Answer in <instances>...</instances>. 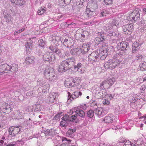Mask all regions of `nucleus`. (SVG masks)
Masks as SVG:
<instances>
[{
    "mask_svg": "<svg viewBox=\"0 0 146 146\" xmlns=\"http://www.w3.org/2000/svg\"><path fill=\"white\" fill-rule=\"evenodd\" d=\"M108 29H111L113 28V26H112V24L111 23H110L108 25Z\"/></svg>",
    "mask_w": 146,
    "mask_h": 146,
    "instance_id": "338daca9",
    "label": "nucleus"
},
{
    "mask_svg": "<svg viewBox=\"0 0 146 146\" xmlns=\"http://www.w3.org/2000/svg\"><path fill=\"white\" fill-rule=\"evenodd\" d=\"M77 71H78L80 74H82L84 73L85 71V69L84 68H80L78 70H77Z\"/></svg>",
    "mask_w": 146,
    "mask_h": 146,
    "instance_id": "4d7b16f0",
    "label": "nucleus"
},
{
    "mask_svg": "<svg viewBox=\"0 0 146 146\" xmlns=\"http://www.w3.org/2000/svg\"><path fill=\"white\" fill-rule=\"evenodd\" d=\"M90 48L89 44H84L82 45L80 48L81 52L83 53H86L90 49Z\"/></svg>",
    "mask_w": 146,
    "mask_h": 146,
    "instance_id": "2eb2a0df",
    "label": "nucleus"
},
{
    "mask_svg": "<svg viewBox=\"0 0 146 146\" xmlns=\"http://www.w3.org/2000/svg\"><path fill=\"white\" fill-rule=\"evenodd\" d=\"M43 52V50H42L38 48H37L36 50V53L39 56L42 55Z\"/></svg>",
    "mask_w": 146,
    "mask_h": 146,
    "instance_id": "a18cd8bd",
    "label": "nucleus"
},
{
    "mask_svg": "<svg viewBox=\"0 0 146 146\" xmlns=\"http://www.w3.org/2000/svg\"><path fill=\"white\" fill-rule=\"evenodd\" d=\"M25 3V1L23 0H16L15 4L21 6L24 4Z\"/></svg>",
    "mask_w": 146,
    "mask_h": 146,
    "instance_id": "e433bc0d",
    "label": "nucleus"
},
{
    "mask_svg": "<svg viewBox=\"0 0 146 146\" xmlns=\"http://www.w3.org/2000/svg\"><path fill=\"white\" fill-rule=\"evenodd\" d=\"M44 12V11H41L40 10H38L37 11L38 15H39L42 14Z\"/></svg>",
    "mask_w": 146,
    "mask_h": 146,
    "instance_id": "69168bd1",
    "label": "nucleus"
},
{
    "mask_svg": "<svg viewBox=\"0 0 146 146\" xmlns=\"http://www.w3.org/2000/svg\"><path fill=\"white\" fill-rule=\"evenodd\" d=\"M103 103L104 105H108L109 104L110 102L108 100H105V101Z\"/></svg>",
    "mask_w": 146,
    "mask_h": 146,
    "instance_id": "774afa93",
    "label": "nucleus"
},
{
    "mask_svg": "<svg viewBox=\"0 0 146 146\" xmlns=\"http://www.w3.org/2000/svg\"><path fill=\"white\" fill-rule=\"evenodd\" d=\"M74 94L76 96V98H77L78 97L79 95L81 96L82 95V93L79 91H77V92H74Z\"/></svg>",
    "mask_w": 146,
    "mask_h": 146,
    "instance_id": "864d4df0",
    "label": "nucleus"
},
{
    "mask_svg": "<svg viewBox=\"0 0 146 146\" xmlns=\"http://www.w3.org/2000/svg\"><path fill=\"white\" fill-rule=\"evenodd\" d=\"M105 40L103 37H96L95 38V41L96 43H99V42H103Z\"/></svg>",
    "mask_w": 146,
    "mask_h": 146,
    "instance_id": "7c9ffc66",
    "label": "nucleus"
},
{
    "mask_svg": "<svg viewBox=\"0 0 146 146\" xmlns=\"http://www.w3.org/2000/svg\"><path fill=\"white\" fill-rule=\"evenodd\" d=\"M62 141L64 142V143L61 144V146H68V144L71 142V140L67 139L66 138H63Z\"/></svg>",
    "mask_w": 146,
    "mask_h": 146,
    "instance_id": "393cba45",
    "label": "nucleus"
},
{
    "mask_svg": "<svg viewBox=\"0 0 146 146\" xmlns=\"http://www.w3.org/2000/svg\"><path fill=\"white\" fill-rule=\"evenodd\" d=\"M120 63V62L118 61L117 62L114 60H109L105 63L104 66L106 69L112 70L118 66Z\"/></svg>",
    "mask_w": 146,
    "mask_h": 146,
    "instance_id": "f03ea898",
    "label": "nucleus"
},
{
    "mask_svg": "<svg viewBox=\"0 0 146 146\" xmlns=\"http://www.w3.org/2000/svg\"><path fill=\"white\" fill-rule=\"evenodd\" d=\"M71 68L74 66L76 62V60L74 57L69 58L65 60Z\"/></svg>",
    "mask_w": 146,
    "mask_h": 146,
    "instance_id": "4468645a",
    "label": "nucleus"
},
{
    "mask_svg": "<svg viewBox=\"0 0 146 146\" xmlns=\"http://www.w3.org/2000/svg\"><path fill=\"white\" fill-rule=\"evenodd\" d=\"M44 133L46 136H53L55 134V131L54 129H47L44 131Z\"/></svg>",
    "mask_w": 146,
    "mask_h": 146,
    "instance_id": "6ab92c4d",
    "label": "nucleus"
},
{
    "mask_svg": "<svg viewBox=\"0 0 146 146\" xmlns=\"http://www.w3.org/2000/svg\"><path fill=\"white\" fill-rule=\"evenodd\" d=\"M20 126H12L10 127L9 130V135L14 136L20 131V129L19 128Z\"/></svg>",
    "mask_w": 146,
    "mask_h": 146,
    "instance_id": "423d86ee",
    "label": "nucleus"
},
{
    "mask_svg": "<svg viewBox=\"0 0 146 146\" xmlns=\"http://www.w3.org/2000/svg\"><path fill=\"white\" fill-rule=\"evenodd\" d=\"M110 85L108 83V82H107V80H105L104 81V88L105 89V88H109L110 87Z\"/></svg>",
    "mask_w": 146,
    "mask_h": 146,
    "instance_id": "3c124183",
    "label": "nucleus"
},
{
    "mask_svg": "<svg viewBox=\"0 0 146 146\" xmlns=\"http://www.w3.org/2000/svg\"><path fill=\"white\" fill-rule=\"evenodd\" d=\"M103 120L106 123H110L112 122L113 119L111 116H108L105 117Z\"/></svg>",
    "mask_w": 146,
    "mask_h": 146,
    "instance_id": "cd10ccee",
    "label": "nucleus"
},
{
    "mask_svg": "<svg viewBox=\"0 0 146 146\" xmlns=\"http://www.w3.org/2000/svg\"><path fill=\"white\" fill-rule=\"evenodd\" d=\"M54 52L61 58H63L65 57L64 54H62V50H60V49L58 48H56Z\"/></svg>",
    "mask_w": 146,
    "mask_h": 146,
    "instance_id": "5701e85b",
    "label": "nucleus"
},
{
    "mask_svg": "<svg viewBox=\"0 0 146 146\" xmlns=\"http://www.w3.org/2000/svg\"><path fill=\"white\" fill-rule=\"evenodd\" d=\"M25 29V27H23L21 29L19 30L18 31H15L14 33V35H17L19 33L22 31H23Z\"/></svg>",
    "mask_w": 146,
    "mask_h": 146,
    "instance_id": "de8ad7c7",
    "label": "nucleus"
},
{
    "mask_svg": "<svg viewBox=\"0 0 146 146\" xmlns=\"http://www.w3.org/2000/svg\"><path fill=\"white\" fill-rule=\"evenodd\" d=\"M139 67L141 71L146 70V59L142 62L140 64Z\"/></svg>",
    "mask_w": 146,
    "mask_h": 146,
    "instance_id": "b1692460",
    "label": "nucleus"
},
{
    "mask_svg": "<svg viewBox=\"0 0 146 146\" xmlns=\"http://www.w3.org/2000/svg\"><path fill=\"white\" fill-rule=\"evenodd\" d=\"M49 89V85L48 84L46 83L43 86L42 91L44 92H48Z\"/></svg>",
    "mask_w": 146,
    "mask_h": 146,
    "instance_id": "72a5a7b5",
    "label": "nucleus"
},
{
    "mask_svg": "<svg viewBox=\"0 0 146 146\" xmlns=\"http://www.w3.org/2000/svg\"><path fill=\"white\" fill-rule=\"evenodd\" d=\"M118 46L120 47L119 49L121 51H126L127 48L129 47V44L125 42H120V44H118Z\"/></svg>",
    "mask_w": 146,
    "mask_h": 146,
    "instance_id": "9b49d317",
    "label": "nucleus"
},
{
    "mask_svg": "<svg viewBox=\"0 0 146 146\" xmlns=\"http://www.w3.org/2000/svg\"><path fill=\"white\" fill-rule=\"evenodd\" d=\"M67 84H69L70 87H72L74 86L75 85V84H73L72 82H70V81L67 82Z\"/></svg>",
    "mask_w": 146,
    "mask_h": 146,
    "instance_id": "052dcab7",
    "label": "nucleus"
},
{
    "mask_svg": "<svg viewBox=\"0 0 146 146\" xmlns=\"http://www.w3.org/2000/svg\"><path fill=\"white\" fill-rule=\"evenodd\" d=\"M113 0H104V2L105 4L109 5L113 3Z\"/></svg>",
    "mask_w": 146,
    "mask_h": 146,
    "instance_id": "c03bdc74",
    "label": "nucleus"
},
{
    "mask_svg": "<svg viewBox=\"0 0 146 146\" xmlns=\"http://www.w3.org/2000/svg\"><path fill=\"white\" fill-rule=\"evenodd\" d=\"M136 57V58L137 60L140 61H141V62H142V61H143L146 59V57H143L141 55L139 54L137 55Z\"/></svg>",
    "mask_w": 146,
    "mask_h": 146,
    "instance_id": "f704fd0d",
    "label": "nucleus"
},
{
    "mask_svg": "<svg viewBox=\"0 0 146 146\" xmlns=\"http://www.w3.org/2000/svg\"><path fill=\"white\" fill-rule=\"evenodd\" d=\"M68 122L62 121L60 122V125L66 128L68 125Z\"/></svg>",
    "mask_w": 146,
    "mask_h": 146,
    "instance_id": "58836bf2",
    "label": "nucleus"
},
{
    "mask_svg": "<svg viewBox=\"0 0 146 146\" xmlns=\"http://www.w3.org/2000/svg\"><path fill=\"white\" fill-rule=\"evenodd\" d=\"M99 96H100V98H103L106 95V91L104 90H103L102 91H100L98 93Z\"/></svg>",
    "mask_w": 146,
    "mask_h": 146,
    "instance_id": "c9c22d12",
    "label": "nucleus"
},
{
    "mask_svg": "<svg viewBox=\"0 0 146 146\" xmlns=\"http://www.w3.org/2000/svg\"><path fill=\"white\" fill-rule=\"evenodd\" d=\"M82 64L81 63H78L77 65H75L74 68L75 70H78L80 68H82Z\"/></svg>",
    "mask_w": 146,
    "mask_h": 146,
    "instance_id": "a19ab883",
    "label": "nucleus"
},
{
    "mask_svg": "<svg viewBox=\"0 0 146 146\" xmlns=\"http://www.w3.org/2000/svg\"><path fill=\"white\" fill-rule=\"evenodd\" d=\"M94 113L99 117L102 116L104 115L102 114V109L100 108L94 109Z\"/></svg>",
    "mask_w": 146,
    "mask_h": 146,
    "instance_id": "a211bd4d",
    "label": "nucleus"
},
{
    "mask_svg": "<svg viewBox=\"0 0 146 146\" xmlns=\"http://www.w3.org/2000/svg\"><path fill=\"white\" fill-rule=\"evenodd\" d=\"M10 68L9 71V73L11 72L14 73L18 71V66L17 64L13 63L10 66Z\"/></svg>",
    "mask_w": 146,
    "mask_h": 146,
    "instance_id": "ddd939ff",
    "label": "nucleus"
},
{
    "mask_svg": "<svg viewBox=\"0 0 146 146\" xmlns=\"http://www.w3.org/2000/svg\"><path fill=\"white\" fill-rule=\"evenodd\" d=\"M75 112L78 116L82 118H84L85 115L84 112L82 109H78L76 110Z\"/></svg>",
    "mask_w": 146,
    "mask_h": 146,
    "instance_id": "412c9836",
    "label": "nucleus"
},
{
    "mask_svg": "<svg viewBox=\"0 0 146 146\" xmlns=\"http://www.w3.org/2000/svg\"><path fill=\"white\" fill-rule=\"evenodd\" d=\"M68 94L67 100L68 102H70L71 101V99H70L71 98H72V100L77 98L76 96L74 94L73 95H70V93L69 92H68Z\"/></svg>",
    "mask_w": 146,
    "mask_h": 146,
    "instance_id": "c85d7f7f",
    "label": "nucleus"
},
{
    "mask_svg": "<svg viewBox=\"0 0 146 146\" xmlns=\"http://www.w3.org/2000/svg\"><path fill=\"white\" fill-rule=\"evenodd\" d=\"M146 89V86L145 85H142L141 88V89L142 91H144Z\"/></svg>",
    "mask_w": 146,
    "mask_h": 146,
    "instance_id": "0e129e2a",
    "label": "nucleus"
},
{
    "mask_svg": "<svg viewBox=\"0 0 146 146\" xmlns=\"http://www.w3.org/2000/svg\"><path fill=\"white\" fill-rule=\"evenodd\" d=\"M62 29H64L66 27H68V24H67V23L66 22H63L60 25Z\"/></svg>",
    "mask_w": 146,
    "mask_h": 146,
    "instance_id": "49530a36",
    "label": "nucleus"
},
{
    "mask_svg": "<svg viewBox=\"0 0 146 146\" xmlns=\"http://www.w3.org/2000/svg\"><path fill=\"white\" fill-rule=\"evenodd\" d=\"M76 129L75 128H74L73 129L70 128L67 132L66 135L70 136L74 133L76 131Z\"/></svg>",
    "mask_w": 146,
    "mask_h": 146,
    "instance_id": "c756f323",
    "label": "nucleus"
},
{
    "mask_svg": "<svg viewBox=\"0 0 146 146\" xmlns=\"http://www.w3.org/2000/svg\"><path fill=\"white\" fill-rule=\"evenodd\" d=\"M81 50L80 48L78 47L72 49L70 51V52L72 55L78 54L81 52Z\"/></svg>",
    "mask_w": 146,
    "mask_h": 146,
    "instance_id": "a878e982",
    "label": "nucleus"
},
{
    "mask_svg": "<svg viewBox=\"0 0 146 146\" xmlns=\"http://www.w3.org/2000/svg\"><path fill=\"white\" fill-rule=\"evenodd\" d=\"M70 38H69V37H68V38H66L65 37H64V38H63L61 40V42L64 43V42H68V41H70Z\"/></svg>",
    "mask_w": 146,
    "mask_h": 146,
    "instance_id": "603ef678",
    "label": "nucleus"
},
{
    "mask_svg": "<svg viewBox=\"0 0 146 146\" xmlns=\"http://www.w3.org/2000/svg\"><path fill=\"white\" fill-rule=\"evenodd\" d=\"M56 48L54 46H50L49 47V49L51 51L54 52Z\"/></svg>",
    "mask_w": 146,
    "mask_h": 146,
    "instance_id": "13d9d810",
    "label": "nucleus"
},
{
    "mask_svg": "<svg viewBox=\"0 0 146 146\" xmlns=\"http://www.w3.org/2000/svg\"><path fill=\"white\" fill-rule=\"evenodd\" d=\"M0 109L2 112L6 114L11 111L10 106L7 103H4L0 105Z\"/></svg>",
    "mask_w": 146,
    "mask_h": 146,
    "instance_id": "20e7f679",
    "label": "nucleus"
},
{
    "mask_svg": "<svg viewBox=\"0 0 146 146\" xmlns=\"http://www.w3.org/2000/svg\"><path fill=\"white\" fill-rule=\"evenodd\" d=\"M66 62L65 60L62 62L61 64L58 66L59 72L61 73L65 72L71 68Z\"/></svg>",
    "mask_w": 146,
    "mask_h": 146,
    "instance_id": "7ed1b4c3",
    "label": "nucleus"
},
{
    "mask_svg": "<svg viewBox=\"0 0 146 146\" xmlns=\"http://www.w3.org/2000/svg\"><path fill=\"white\" fill-rule=\"evenodd\" d=\"M93 14V11L89 8H87L84 13V15L86 19H89L92 17Z\"/></svg>",
    "mask_w": 146,
    "mask_h": 146,
    "instance_id": "f8f14e48",
    "label": "nucleus"
},
{
    "mask_svg": "<svg viewBox=\"0 0 146 146\" xmlns=\"http://www.w3.org/2000/svg\"><path fill=\"white\" fill-rule=\"evenodd\" d=\"M10 68V66L6 63L2 64L0 66V72L2 73H9Z\"/></svg>",
    "mask_w": 146,
    "mask_h": 146,
    "instance_id": "1a4fd4ad",
    "label": "nucleus"
},
{
    "mask_svg": "<svg viewBox=\"0 0 146 146\" xmlns=\"http://www.w3.org/2000/svg\"><path fill=\"white\" fill-rule=\"evenodd\" d=\"M133 24H130L123 25L122 27L123 31L125 32V34L127 35V36L130 35L131 33V31L133 29Z\"/></svg>",
    "mask_w": 146,
    "mask_h": 146,
    "instance_id": "39448f33",
    "label": "nucleus"
},
{
    "mask_svg": "<svg viewBox=\"0 0 146 146\" xmlns=\"http://www.w3.org/2000/svg\"><path fill=\"white\" fill-rule=\"evenodd\" d=\"M43 59L44 61L50 62L55 59L53 55H50L49 52H47L43 55Z\"/></svg>",
    "mask_w": 146,
    "mask_h": 146,
    "instance_id": "6e6552de",
    "label": "nucleus"
},
{
    "mask_svg": "<svg viewBox=\"0 0 146 146\" xmlns=\"http://www.w3.org/2000/svg\"><path fill=\"white\" fill-rule=\"evenodd\" d=\"M130 18H132V20L136 21L138 20L140 17V14L139 11L138 9H137L133 11L129 15Z\"/></svg>",
    "mask_w": 146,
    "mask_h": 146,
    "instance_id": "0eeeda50",
    "label": "nucleus"
},
{
    "mask_svg": "<svg viewBox=\"0 0 146 146\" xmlns=\"http://www.w3.org/2000/svg\"><path fill=\"white\" fill-rule=\"evenodd\" d=\"M108 36H117V35L114 32H112V33H109L108 34Z\"/></svg>",
    "mask_w": 146,
    "mask_h": 146,
    "instance_id": "6e6d98bb",
    "label": "nucleus"
},
{
    "mask_svg": "<svg viewBox=\"0 0 146 146\" xmlns=\"http://www.w3.org/2000/svg\"><path fill=\"white\" fill-rule=\"evenodd\" d=\"M67 48L65 45H64L62 46V48L61 50H62V53H65L67 51Z\"/></svg>",
    "mask_w": 146,
    "mask_h": 146,
    "instance_id": "8fccbe9b",
    "label": "nucleus"
},
{
    "mask_svg": "<svg viewBox=\"0 0 146 146\" xmlns=\"http://www.w3.org/2000/svg\"><path fill=\"white\" fill-rule=\"evenodd\" d=\"M104 81H103L101 83L100 85V86L101 89L103 90L104 88Z\"/></svg>",
    "mask_w": 146,
    "mask_h": 146,
    "instance_id": "e2e57ef3",
    "label": "nucleus"
},
{
    "mask_svg": "<svg viewBox=\"0 0 146 146\" xmlns=\"http://www.w3.org/2000/svg\"><path fill=\"white\" fill-rule=\"evenodd\" d=\"M57 95V93H52V94L50 95V96L47 98V102L52 103H53L54 102V100H56V96H58Z\"/></svg>",
    "mask_w": 146,
    "mask_h": 146,
    "instance_id": "dca6fc26",
    "label": "nucleus"
},
{
    "mask_svg": "<svg viewBox=\"0 0 146 146\" xmlns=\"http://www.w3.org/2000/svg\"><path fill=\"white\" fill-rule=\"evenodd\" d=\"M94 110H90L87 112L86 115L88 117L91 118L94 116Z\"/></svg>",
    "mask_w": 146,
    "mask_h": 146,
    "instance_id": "473e14b6",
    "label": "nucleus"
},
{
    "mask_svg": "<svg viewBox=\"0 0 146 146\" xmlns=\"http://www.w3.org/2000/svg\"><path fill=\"white\" fill-rule=\"evenodd\" d=\"M113 25H115V26H116V25H118V21L116 20L113 19L112 22Z\"/></svg>",
    "mask_w": 146,
    "mask_h": 146,
    "instance_id": "bf43d9fd",
    "label": "nucleus"
},
{
    "mask_svg": "<svg viewBox=\"0 0 146 146\" xmlns=\"http://www.w3.org/2000/svg\"><path fill=\"white\" fill-rule=\"evenodd\" d=\"M107 12L106 11H102L101 12V14L102 17L105 16L106 15Z\"/></svg>",
    "mask_w": 146,
    "mask_h": 146,
    "instance_id": "680f3d73",
    "label": "nucleus"
},
{
    "mask_svg": "<svg viewBox=\"0 0 146 146\" xmlns=\"http://www.w3.org/2000/svg\"><path fill=\"white\" fill-rule=\"evenodd\" d=\"M106 80L107 82L110 85V86H111L112 85L115 81L114 78H113L111 79H109Z\"/></svg>",
    "mask_w": 146,
    "mask_h": 146,
    "instance_id": "ea45409f",
    "label": "nucleus"
},
{
    "mask_svg": "<svg viewBox=\"0 0 146 146\" xmlns=\"http://www.w3.org/2000/svg\"><path fill=\"white\" fill-rule=\"evenodd\" d=\"M123 146H132V144H131L130 141L129 140L126 141ZM134 146H136L134 145Z\"/></svg>",
    "mask_w": 146,
    "mask_h": 146,
    "instance_id": "09e8293b",
    "label": "nucleus"
},
{
    "mask_svg": "<svg viewBox=\"0 0 146 146\" xmlns=\"http://www.w3.org/2000/svg\"><path fill=\"white\" fill-rule=\"evenodd\" d=\"M98 53L95 52H92L88 56V58L90 61H97L98 59L99 58V55Z\"/></svg>",
    "mask_w": 146,
    "mask_h": 146,
    "instance_id": "9d476101",
    "label": "nucleus"
},
{
    "mask_svg": "<svg viewBox=\"0 0 146 146\" xmlns=\"http://www.w3.org/2000/svg\"><path fill=\"white\" fill-rule=\"evenodd\" d=\"M25 62L27 64H33L34 62V57L32 56H29L26 58Z\"/></svg>",
    "mask_w": 146,
    "mask_h": 146,
    "instance_id": "aec40b11",
    "label": "nucleus"
},
{
    "mask_svg": "<svg viewBox=\"0 0 146 146\" xmlns=\"http://www.w3.org/2000/svg\"><path fill=\"white\" fill-rule=\"evenodd\" d=\"M32 42H27L25 44L26 51L27 54H29L32 50Z\"/></svg>",
    "mask_w": 146,
    "mask_h": 146,
    "instance_id": "f3484780",
    "label": "nucleus"
},
{
    "mask_svg": "<svg viewBox=\"0 0 146 146\" xmlns=\"http://www.w3.org/2000/svg\"><path fill=\"white\" fill-rule=\"evenodd\" d=\"M38 43L39 45L41 47H43L45 44V42L42 39H40L38 41Z\"/></svg>",
    "mask_w": 146,
    "mask_h": 146,
    "instance_id": "37998d69",
    "label": "nucleus"
},
{
    "mask_svg": "<svg viewBox=\"0 0 146 146\" xmlns=\"http://www.w3.org/2000/svg\"><path fill=\"white\" fill-rule=\"evenodd\" d=\"M46 67L43 72L45 78L51 82H56L57 78L56 74L54 72V69L48 66H46Z\"/></svg>",
    "mask_w": 146,
    "mask_h": 146,
    "instance_id": "f257e3e1",
    "label": "nucleus"
},
{
    "mask_svg": "<svg viewBox=\"0 0 146 146\" xmlns=\"http://www.w3.org/2000/svg\"><path fill=\"white\" fill-rule=\"evenodd\" d=\"M70 117L67 114H65L62 118V120L64 121H69L70 120Z\"/></svg>",
    "mask_w": 146,
    "mask_h": 146,
    "instance_id": "4c0bfd02",
    "label": "nucleus"
},
{
    "mask_svg": "<svg viewBox=\"0 0 146 146\" xmlns=\"http://www.w3.org/2000/svg\"><path fill=\"white\" fill-rule=\"evenodd\" d=\"M140 47L138 43L137 42H135L133 44L132 47V51L133 53L136 52L139 48Z\"/></svg>",
    "mask_w": 146,
    "mask_h": 146,
    "instance_id": "4be33fe9",
    "label": "nucleus"
},
{
    "mask_svg": "<svg viewBox=\"0 0 146 146\" xmlns=\"http://www.w3.org/2000/svg\"><path fill=\"white\" fill-rule=\"evenodd\" d=\"M4 19L6 22L9 23L11 21L12 17L9 14L5 13L4 16Z\"/></svg>",
    "mask_w": 146,
    "mask_h": 146,
    "instance_id": "bb28decb",
    "label": "nucleus"
},
{
    "mask_svg": "<svg viewBox=\"0 0 146 146\" xmlns=\"http://www.w3.org/2000/svg\"><path fill=\"white\" fill-rule=\"evenodd\" d=\"M62 112H61L58 113L56 114L54 118V119L55 120H57L60 119L61 116L62 115Z\"/></svg>",
    "mask_w": 146,
    "mask_h": 146,
    "instance_id": "79ce46f5",
    "label": "nucleus"
},
{
    "mask_svg": "<svg viewBox=\"0 0 146 146\" xmlns=\"http://www.w3.org/2000/svg\"><path fill=\"white\" fill-rule=\"evenodd\" d=\"M69 117H70V121L72 122H74L75 121V122H77L76 119H78V115L77 114H76L71 116H69Z\"/></svg>",
    "mask_w": 146,
    "mask_h": 146,
    "instance_id": "2f4dec72",
    "label": "nucleus"
},
{
    "mask_svg": "<svg viewBox=\"0 0 146 146\" xmlns=\"http://www.w3.org/2000/svg\"><path fill=\"white\" fill-rule=\"evenodd\" d=\"M102 55L101 56V54H99V57H100V59L101 60H104L106 57L107 56V55H106L105 54H102Z\"/></svg>",
    "mask_w": 146,
    "mask_h": 146,
    "instance_id": "5fc2aeb1",
    "label": "nucleus"
}]
</instances>
